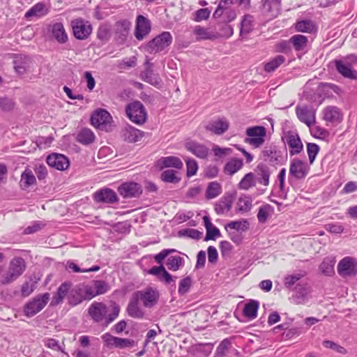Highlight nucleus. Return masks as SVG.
Returning <instances> with one entry per match:
<instances>
[{
  "label": "nucleus",
  "mask_w": 357,
  "mask_h": 357,
  "mask_svg": "<svg viewBox=\"0 0 357 357\" xmlns=\"http://www.w3.org/2000/svg\"><path fill=\"white\" fill-rule=\"evenodd\" d=\"M121 136L124 141L128 143H134L142 138L144 132L131 126H127L122 130Z\"/></svg>",
  "instance_id": "obj_20"
},
{
  "label": "nucleus",
  "mask_w": 357,
  "mask_h": 357,
  "mask_svg": "<svg viewBox=\"0 0 357 357\" xmlns=\"http://www.w3.org/2000/svg\"><path fill=\"white\" fill-rule=\"evenodd\" d=\"M337 272L343 277L354 276L357 274V259L346 257L338 263Z\"/></svg>",
  "instance_id": "obj_10"
},
{
  "label": "nucleus",
  "mask_w": 357,
  "mask_h": 357,
  "mask_svg": "<svg viewBox=\"0 0 357 357\" xmlns=\"http://www.w3.org/2000/svg\"><path fill=\"white\" fill-rule=\"evenodd\" d=\"M131 27V22L126 19L117 21L114 24L115 40L119 44H123L128 38Z\"/></svg>",
  "instance_id": "obj_13"
},
{
  "label": "nucleus",
  "mask_w": 357,
  "mask_h": 357,
  "mask_svg": "<svg viewBox=\"0 0 357 357\" xmlns=\"http://www.w3.org/2000/svg\"><path fill=\"white\" fill-rule=\"evenodd\" d=\"M151 31L150 21L143 15H138L136 20L135 36L138 40H142Z\"/></svg>",
  "instance_id": "obj_16"
},
{
  "label": "nucleus",
  "mask_w": 357,
  "mask_h": 357,
  "mask_svg": "<svg viewBox=\"0 0 357 357\" xmlns=\"http://www.w3.org/2000/svg\"><path fill=\"white\" fill-rule=\"evenodd\" d=\"M234 4L233 0H220L218 8L215 10L213 13V17L215 18H220L224 11L231 8V6Z\"/></svg>",
  "instance_id": "obj_51"
},
{
  "label": "nucleus",
  "mask_w": 357,
  "mask_h": 357,
  "mask_svg": "<svg viewBox=\"0 0 357 357\" xmlns=\"http://www.w3.org/2000/svg\"><path fill=\"white\" fill-rule=\"evenodd\" d=\"M141 76L144 82L155 86H160L161 84V79L158 74L154 73L153 69H145L142 73Z\"/></svg>",
  "instance_id": "obj_36"
},
{
  "label": "nucleus",
  "mask_w": 357,
  "mask_h": 357,
  "mask_svg": "<svg viewBox=\"0 0 357 357\" xmlns=\"http://www.w3.org/2000/svg\"><path fill=\"white\" fill-rule=\"evenodd\" d=\"M36 282L32 279H29V281L24 282L21 287V294L23 297L29 296L36 288Z\"/></svg>",
  "instance_id": "obj_54"
},
{
  "label": "nucleus",
  "mask_w": 357,
  "mask_h": 357,
  "mask_svg": "<svg viewBox=\"0 0 357 357\" xmlns=\"http://www.w3.org/2000/svg\"><path fill=\"white\" fill-rule=\"evenodd\" d=\"M323 345L328 349H331L337 353L342 354H346L347 350L342 346L336 344L335 342L331 341V340H324L323 342Z\"/></svg>",
  "instance_id": "obj_64"
},
{
  "label": "nucleus",
  "mask_w": 357,
  "mask_h": 357,
  "mask_svg": "<svg viewBox=\"0 0 357 357\" xmlns=\"http://www.w3.org/2000/svg\"><path fill=\"white\" fill-rule=\"evenodd\" d=\"M243 166V161L242 159L234 158L230 159L224 167V172L228 175H233Z\"/></svg>",
  "instance_id": "obj_33"
},
{
  "label": "nucleus",
  "mask_w": 357,
  "mask_h": 357,
  "mask_svg": "<svg viewBox=\"0 0 357 357\" xmlns=\"http://www.w3.org/2000/svg\"><path fill=\"white\" fill-rule=\"evenodd\" d=\"M158 165L161 169L165 167H175L180 169L183 167V165L179 158L176 156H167L161 158L158 161Z\"/></svg>",
  "instance_id": "obj_30"
},
{
  "label": "nucleus",
  "mask_w": 357,
  "mask_h": 357,
  "mask_svg": "<svg viewBox=\"0 0 357 357\" xmlns=\"http://www.w3.org/2000/svg\"><path fill=\"white\" fill-rule=\"evenodd\" d=\"M229 122L225 118H219L208 122L205 128L207 131L217 135H221L228 130Z\"/></svg>",
  "instance_id": "obj_14"
},
{
  "label": "nucleus",
  "mask_w": 357,
  "mask_h": 357,
  "mask_svg": "<svg viewBox=\"0 0 357 357\" xmlns=\"http://www.w3.org/2000/svg\"><path fill=\"white\" fill-rule=\"evenodd\" d=\"M298 119L308 127L315 123V111L307 106H298L296 108Z\"/></svg>",
  "instance_id": "obj_15"
},
{
  "label": "nucleus",
  "mask_w": 357,
  "mask_h": 357,
  "mask_svg": "<svg viewBox=\"0 0 357 357\" xmlns=\"http://www.w3.org/2000/svg\"><path fill=\"white\" fill-rule=\"evenodd\" d=\"M255 185V175L250 172L246 174L238 183V188L243 190H248Z\"/></svg>",
  "instance_id": "obj_50"
},
{
  "label": "nucleus",
  "mask_w": 357,
  "mask_h": 357,
  "mask_svg": "<svg viewBox=\"0 0 357 357\" xmlns=\"http://www.w3.org/2000/svg\"><path fill=\"white\" fill-rule=\"evenodd\" d=\"M94 200L97 202L114 203L118 201L116 192L109 189H101L93 195Z\"/></svg>",
  "instance_id": "obj_22"
},
{
  "label": "nucleus",
  "mask_w": 357,
  "mask_h": 357,
  "mask_svg": "<svg viewBox=\"0 0 357 357\" xmlns=\"http://www.w3.org/2000/svg\"><path fill=\"white\" fill-rule=\"evenodd\" d=\"M161 177L162 181L167 183H176L180 181V178L176 175V172L172 169L164 171L161 174Z\"/></svg>",
  "instance_id": "obj_56"
},
{
  "label": "nucleus",
  "mask_w": 357,
  "mask_h": 357,
  "mask_svg": "<svg viewBox=\"0 0 357 357\" xmlns=\"http://www.w3.org/2000/svg\"><path fill=\"white\" fill-rule=\"evenodd\" d=\"M95 135L89 128H82L77 133L76 140L84 145L93 143L95 140Z\"/></svg>",
  "instance_id": "obj_32"
},
{
  "label": "nucleus",
  "mask_w": 357,
  "mask_h": 357,
  "mask_svg": "<svg viewBox=\"0 0 357 357\" xmlns=\"http://www.w3.org/2000/svg\"><path fill=\"white\" fill-rule=\"evenodd\" d=\"M260 158L271 165H278L282 162V152L275 146H265L261 153Z\"/></svg>",
  "instance_id": "obj_11"
},
{
  "label": "nucleus",
  "mask_w": 357,
  "mask_h": 357,
  "mask_svg": "<svg viewBox=\"0 0 357 357\" xmlns=\"http://www.w3.org/2000/svg\"><path fill=\"white\" fill-rule=\"evenodd\" d=\"M246 135L248 137L245 139V142L255 148H259L264 143V137L266 134V128L263 126H253L246 129Z\"/></svg>",
  "instance_id": "obj_6"
},
{
  "label": "nucleus",
  "mask_w": 357,
  "mask_h": 357,
  "mask_svg": "<svg viewBox=\"0 0 357 357\" xmlns=\"http://www.w3.org/2000/svg\"><path fill=\"white\" fill-rule=\"evenodd\" d=\"M49 166L58 170H64L69 167L68 158L63 154L52 153L46 159Z\"/></svg>",
  "instance_id": "obj_19"
},
{
  "label": "nucleus",
  "mask_w": 357,
  "mask_h": 357,
  "mask_svg": "<svg viewBox=\"0 0 357 357\" xmlns=\"http://www.w3.org/2000/svg\"><path fill=\"white\" fill-rule=\"evenodd\" d=\"M136 345V342L132 339L119 337L116 348L124 349L132 348Z\"/></svg>",
  "instance_id": "obj_63"
},
{
  "label": "nucleus",
  "mask_w": 357,
  "mask_h": 357,
  "mask_svg": "<svg viewBox=\"0 0 357 357\" xmlns=\"http://www.w3.org/2000/svg\"><path fill=\"white\" fill-rule=\"evenodd\" d=\"M304 276L303 273H295L293 275H288L284 279V284L287 288L293 287L297 281Z\"/></svg>",
  "instance_id": "obj_58"
},
{
  "label": "nucleus",
  "mask_w": 357,
  "mask_h": 357,
  "mask_svg": "<svg viewBox=\"0 0 357 357\" xmlns=\"http://www.w3.org/2000/svg\"><path fill=\"white\" fill-rule=\"evenodd\" d=\"M335 261L331 258H325L320 264L321 271L326 275H331L334 273Z\"/></svg>",
  "instance_id": "obj_49"
},
{
  "label": "nucleus",
  "mask_w": 357,
  "mask_h": 357,
  "mask_svg": "<svg viewBox=\"0 0 357 357\" xmlns=\"http://www.w3.org/2000/svg\"><path fill=\"white\" fill-rule=\"evenodd\" d=\"M256 180L263 185L267 186L269 184L271 171L269 167L264 164H259L255 169Z\"/></svg>",
  "instance_id": "obj_26"
},
{
  "label": "nucleus",
  "mask_w": 357,
  "mask_h": 357,
  "mask_svg": "<svg viewBox=\"0 0 357 357\" xmlns=\"http://www.w3.org/2000/svg\"><path fill=\"white\" fill-rule=\"evenodd\" d=\"M231 342L228 338L224 339L216 349L214 357H224L231 347Z\"/></svg>",
  "instance_id": "obj_52"
},
{
  "label": "nucleus",
  "mask_w": 357,
  "mask_h": 357,
  "mask_svg": "<svg viewBox=\"0 0 357 357\" xmlns=\"http://www.w3.org/2000/svg\"><path fill=\"white\" fill-rule=\"evenodd\" d=\"M52 33L59 43H65L68 40L67 33L61 22H56L52 26Z\"/></svg>",
  "instance_id": "obj_34"
},
{
  "label": "nucleus",
  "mask_w": 357,
  "mask_h": 357,
  "mask_svg": "<svg viewBox=\"0 0 357 357\" xmlns=\"http://www.w3.org/2000/svg\"><path fill=\"white\" fill-rule=\"evenodd\" d=\"M261 13L270 18L278 16L280 9V0H261Z\"/></svg>",
  "instance_id": "obj_18"
},
{
  "label": "nucleus",
  "mask_w": 357,
  "mask_h": 357,
  "mask_svg": "<svg viewBox=\"0 0 357 357\" xmlns=\"http://www.w3.org/2000/svg\"><path fill=\"white\" fill-rule=\"evenodd\" d=\"M93 288L96 291L97 295H100L106 293L109 289V284L103 280H94Z\"/></svg>",
  "instance_id": "obj_61"
},
{
  "label": "nucleus",
  "mask_w": 357,
  "mask_h": 357,
  "mask_svg": "<svg viewBox=\"0 0 357 357\" xmlns=\"http://www.w3.org/2000/svg\"><path fill=\"white\" fill-rule=\"evenodd\" d=\"M132 294L136 299L142 303L144 307L147 308H151L156 305L159 298L158 291L151 287L136 291Z\"/></svg>",
  "instance_id": "obj_7"
},
{
  "label": "nucleus",
  "mask_w": 357,
  "mask_h": 357,
  "mask_svg": "<svg viewBox=\"0 0 357 357\" xmlns=\"http://www.w3.org/2000/svg\"><path fill=\"white\" fill-rule=\"evenodd\" d=\"M128 118L137 125H143L147 119V112L144 105L138 100L133 101L126 106Z\"/></svg>",
  "instance_id": "obj_3"
},
{
  "label": "nucleus",
  "mask_w": 357,
  "mask_h": 357,
  "mask_svg": "<svg viewBox=\"0 0 357 357\" xmlns=\"http://www.w3.org/2000/svg\"><path fill=\"white\" fill-rule=\"evenodd\" d=\"M192 285V279L190 276H188L182 279L178 285V292L180 295L185 294L190 289Z\"/></svg>",
  "instance_id": "obj_57"
},
{
  "label": "nucleus",
  "mask_w": 357,
  "mask_h": 357,
  "mask_svg": "<svg viewBox=\"0 0 357 357\" xmlns=\"http://www.w3.org/2000/svg\"><path fill=\"white\" fill-rule=\"evenodd\" d=\"M74 36L78 40L86 39L92 32V26L89 21L77 18L71 22Z\"/></svg>",
  "instance_id": "obj_8"
},
{
  "label": "nucleus",
  "mask_w": 357,
  "mask_h": 357,
  "mask_svg": "<svg viewBox=\"0 0 357 357\" xmlns=\"http://www.w3.org/2000/svg\"><path fill=\"white\" fill-rule=\"evenodd\" d=\"M128 314L135 319H142L144 317V311L139 306V301L132 294L130 301L127 306Z\"/></svg>",
  "instance_id": "obj_25"
},
{
  "label": "nucleus",
  "mask_w": 357,
  "mask_h": 357,
  "mask_svg": "<svg viewBox=\"0 0 357 357\" xmlns=\"http://www.w3.org/2000/svg\"><path fill=\"white\" fill-rule=\"evenodd\" d=\"M228 228L238 231H245L249 229V222L245 219L231 221L225 225V229H227Z\"/></svg>",
  "instance_id": "obj_42"
},
{
  "label": "nucleus",
  "mask_w": 357,
  "mask_h": 357,
  "mask_svg": "<svg viewBox=\"0 0 357 357\" xmlns=\"http://www.w3.org/2000/svg\"><path fill=\"white\" fill-rule=\"evenodd\" d=\"M68 303L70 305L75 306L81 303L84 301V298L82 294V289L79 288L75 292L72 291L68 296Z\"/></svg>",
  "instance_id": "obj_53"
},
{
  "label": "nucleus",
  "mask_w": 357,
  "mask_h": 357,
  "mask_svg": "<svg viewBox=\"0 0 357 357\" xmlns=\"http://www.w3.org/2000/svg\"><path fill=\"white\" fill-rule=\"evenodd\" d=\"M307 38L300 34L294 35L289 38V43L296 51L303 50L307 47Z\"/></svg>",
  "instance_id": "obj_37"
},
{
  "label": "nucleus",
  "mask_w": 357,
  "mask_h": 357,
  "mask_svg": "<svg viewBox=\"0 0 357 357\" xmlns=\"http://www.w3.org/2000/svg\"><path fill=\"white\" fill-rule=\"evenodd\" d=\"M97 37L102 41H107L110 37V30L107 25H100L97 31Z\"/></svg>",
  "instance_id": "obj_59"
},
{
  "label": "nucleus",
  "mask_w": 357,
  "mask_h": 357,
  "mask_svg": "<svg viewBox=\"0 0 357 357\" xmlns=\"http://www.w3.org/2000/svg\"><path fill=\"white\" fill-rule=\"evenodd\" d=\"M285 61L284 56L278 55L270 61L266 63L264 66V70L268 73L275 71L280 66H281Z\"/></svg>",
  "instance_id": "obj_44"
},
{
  "label": "nucleus",
  "mask_w": 357,
  "mask_h": 357,
  "mask_svg": "<svg viewBox=\"0 0 357 357\" xmlns=\"http://www.w3.org/2000/svg\"><path fill=\"white\" fill-rule=\"evenodd\" d=\"M185 260L180 256H170L167 258L166 266L168 269L172 271H176L184 265Z\"/></svg>",
  "instance_id": "obj_41"
},
{
  "label": "nucleus",
  "mask_w": 357,
  "mask_h": 357,
  "mask_svg": "<svg viewBox=\"0 0 357 357\" xmlns=\"http://www.w3.org/2000/svg\"><path fill=\"white\" fill-rule=\"evenodd\" d=\"M259 303L256 300H250L245 303L243 308V315L249 319H254L257 317Z\"/></svg>",
  "instance_id": "obj_35"
},
{
  "label": "nucleus",
  "mask_w": 357,
  "mask_h": 357,
  "mask_svg": "<svg viewBox=\"0 0 357 357\" xmlns=\"http://www.w3.org/2000/svg\"><path fill=\"white\" fill-rule=\"evenodd\" d=\"M334 65L337 72L346 79H357V70L354 66L357 63V56L349 54L339 59L334 60Z\"/></svg>",
  "instance_id": "obj_2"
},
{
  "label": "nucleus",
  "mask_w": 357,
  "mask_h": 357,
  "mask_svg": "<svg viewBox=\"0 0 357 357\" xmlns=\"http://www.w3.org/2000/svg\"><path fill=\"white\" fill-rule=\"evenodd\" d=\"M185 148L196 157L205 159L209 153V149L203 144L196 141H188L185 143Z\"/></svg>",
  "instance_id": "obj_17"
},
{
  "label": "nucleus",
  "mask_w": 357,
  "mask_h": 357,
  "mask_svg": "<svg viewBox=\"0 0 357 357\" xmlns=\"http://www.w3.org/2000/svg\"><path fill=\"white\" fill-rule=\"evenodd\" d=\"M295 29L299 32L312 33L315 31V25L311 20H302L295 24Z\"/></svg>",
  "instance_id": "obj_46"
},
{
  "label": "nucleus",
  "mask_w": 357,
  "mask_h": 357,
  "mask_svg": "<svg viewBox=\"0 0 357 357\" xmlns=\"http://www.w3.org/2000/svg\"><path fill=\"white\" fill-rule=\"evenodd\" d=\"M172 43V36L168 31H164L149 41L146 50L151 53H157L169 47Z\"/></svg>",
  "instance_id": "obj_5"
},
{
  "label": "nucleus",
  "mask_w": 357,
  "mask_h": 357,
  "mask_svg": "<svg viewBox=\"0 0 357 357\" xmlns=\"http://www.w3.org/2000/svg\"><path fill=\"white\" fill-rule=\"evenodd\" d=\"M142 192L141 185L135 182H124L118 188L119 194L125 199L139 197Z\"/></svg>",
  "instance_id": "obj_9"
},
{
  "label": "nucleus",
  "mask_w": 357,
  "mask_h": 357,
  "mask_svg": "<svg viewBox=\"0 0 357 357\" xmlns=\"http://www.w3.org/2000/svg\"><path fill=\"white\" fill-rule=\"evenodd\" d=\"M289 174L296 179L304 178L307 174L305 164L298 159H294L290 165Z\"/></svg>",
  "instance_id": "obj_23"
},
{
  "label": "nucleus",
  "mask_w": 357,
  "mask_h": 357,
  "mask_svg": "<svg viewBox=\"0 0 357 357\" xmlns=\"http://www.w3.org/2000/svg\"><path fill=\"white\" fill-rule=\"evenodd\" d=\"M307 151L309 157L310 163L312 164L315 160L317 153L319 151V146L314 143H308L307 145Z\"/></svg>",
  "instance_id": "obj_60"
},
{
  "label": "nucleus",
  "mask_w": 357,
  "mask_h": 357,
  "mask_svg": "<svg viewBox=\"0 0 357 357\" xmlns=\"http://www.w3.org/2000/svg\"><path fill=\"white\" fill-rule=\"evenodd\" d=\"M273 207L268 204H266L259 207L257 213V219L260 223H265L268 218L273 213Z\"/></svg>",
  "instance_id": "obj_40"
},
{
  "label": "nucleus",
  "mask_w": 357,
  "mask_h": 357,
  "mask_svg": "<svg viewBox=\"0 0 357 357\" xmlns=\"http://www.w3.org/2000/svg\"><path fill=\"white\" fill-rule=\"evenodd\" d=\"M48 13V9L43 3H38L32 6L26 13L25 17L31 19L32 17H42L46 15Z\"/></svg>",
  "instance_id": "obj_31"
},
{
  "label": "nucleus",
  "mask_w": 357,
  "mask_h": 357,
  "mask_svg": "<svg viewBox=\"0 0 357 357\" xmlns=\"http://www.w3.org/2000/svg\"><path fill=\"white\" fill-rule=\"evenodd\" d=\"M252 206L251 197L248 196L241 197L237 202L236 209L241 213H245L250 211Z\"/></svg>",
  "instance_id": "obj_45"
},
{
  "label": "nucleus",
  "mask_w": 357,
  "mask_h": 357,
  "mask_svg": "<svg viewBox=\"0 0 357 357\" xmlns=\"http://www.w3.org/2000/svg\"><path fill=\"white\" fill-rule=\"evenodd\" d=\"M213 348V344L205 343L194 345L190 349L192 357H208Z\"/></svg>",
  "instance_id": "obj_29"
},
{
  "label": "nucleus",
  "mask_w": 357,
  "mask_h": 357,
  "mask_svg": "<svg viewBox=\"0 0 357 357\" xmlns=\"http://www.w3.org/2000/svg\"><path fill=\"white\" fill-rule=\"evenodd\" d=\"M36 177L31 170H25L21 176L20 186L27 188L36 183Z\"/></svg>",
  "instance_id": "obj_43"
},
{
  "label": "nucleus",
  "mask_w": 357,
  "mask_h": 357,
  "mask_svg": "<svg viewBox=\"0 0 357 357\" xmlns=\"http://www.w3.org/2000/svg\"><path fill=\"white\" fill-rule=\"evenodd\" d=\"M232 206V200L229 197H224L215 205V211L217 214H224L230 211Z\"/></svg>",
  "instance_id": "obj_38"
},
{
  "label": "nucleus",
  "mask_w": 357,
  "mask_h": 357,
  "mask_svg": "<svg viewBox=\"0 0 357 357\" xmlns=\"http://www.w3.org/2000/svg\"><path fill=\"white\" fill-rule=\"evenodd\" d=\"M221 192V185L217 182H211L206 189V197L207 199H213L220 195Z\"/></svg>",
  "instance_id": "obj_47"
},
{
  "label": "nucleus",
  "mask_w": 357,
  "mask_h": 357,
  "mask_svg": "<svg viewBox=\"0 0 357 357\" xmlns=\"http://www.w3.org/2000/svg\"><path fill=\"white\" fill-rule=\"evenodd\" d=\"M179 236H185L192 239L198 240L202 236V233L195 229H185L179 231Z\"/></svg>",
  "instance_id": "obj_62"
},
{
  "label": "nucleus",
  "mask_w": 357,
  "mask_h": 357,
  "mask_svg": "<svg viewBox=\"0 0 357 357\" xmlns=\"http://www.w3.org/2000/svg\"><path fill=\"white\" fill-rule=\"evenodd\" d=\"M70 287L71 284L70 282H65L62 283L57 289L56 293L54 294L50 303V305L56 306L61 303L63 301V298L68 294Z\"/></svg>",
  "instance_id": "obj_27"
},
{
  "label": "nucleus",
  "mask_w": 357,
  "mask_h": 357,
  "mask_svg": "<svg viewBox=\"0 0 357 357\" xmlns=\"http://www.w3.org/2000/svg\"><path fill=\"white\" fill-rule=\"evenodd\" d=\"M254 17L251 15H245L241 21V34L249 33L253 29Z\"/></svg>",
  "instance_id": "obj_48"
},
{
  "label": "nucleus",
  "mask_w": 357,
  "mask_h": 357,
  "mask_svg": "<svg viewBox=\"0 0 357 357\" xmlns=\"http://www.w3.org/2000/svg\"><path fill=\"white\" fill-rule=\"evenodd\" d=\"M112 116L105 109L96 110L91 116V124L95 127H100L109 123Z\"/></svg>",
  "instance_id": "obj_24"
},
{
  "label": "nucleus",
  "mask_w": 357,
  "mask_h": 357,
  "mask_svg": "<svg viewBox=\"0 0 357 357\" xmlns=\"http://www.w3.org/2000/svg\"><path fill=\"white\" fill-rule=\"evenodd\" d=\"M26 268V264L22 257H14L10 261L6 272L0 275V283L6 285L15 282L24 273Z\"/></svg>",
  "instance_id": "obj_1"
},
{
  "label": "nucleus",
  "mask_w": 357,
  "mask_h": 357,
  "mask_svg": "<svg viewBox=\"0 0 357 357\" xmlns=\"http://www.w3.org/2000/svg\"><path fill=\"white\" fill-rule=\"evenodd\" d=\"M101 339L104 343V346L107 348H116L118 337L112 335L109 333H106L101 336Z\"/></svg>",
  "instance_id": "obj_55"
},
{
  "label": "nucleus",
  "mask_w": 357,
  "mask_h": 357,
  "mask_svg": "<svg viewBox=\"0 0 357 357\" xmlns=\"http://www.w3.org/2000/svg\"><path fill=\"white\" fill-rule=\"evenodd\" d=\"M284 142L288 145L291 155L298 154L303 149L302 142L298 135L293 131H288L282 137Z\"/></svg>",
  "instance_id": "obj_12"
},
{
  "label": "nucleus",
  "mask_w": 357,
  "mask_h": 357,
  "mask_svg": "<svg viewBox=\"0 0 357 357\" xmlns=\"http://www.w3.org/2000/svg\"><path fill=\"white\" fill-rule=\"evenodd\" d=\"M324 119L332 123H338L342 121V114L335 106H328L324 109Z\"/></svg>",
  "instance_id": "obj_28"
},
{
  "label": "nucleus",
  "mask_w": 357,
  "mask_h": 357,
  "mask_svg": "<svg viewBox=\"0 0 357 357\" xmlns=\"http://www.w3.org/2000/svg\"><path fill=\"white\" fill-rule=\"evenodd\" d=\"M88 312L95 321L100 322L103 319L107 310L103 303L94 302L90 305Z\"/></svg>",
  "instance_id": "obj_21"
},
{
  "label": "nucleus",
  "mask_w": 357,
  "mask_h": 357,
  "mask_svg": "<svg viewBox=\"0 0 357 357\" xmlns=\"http://www.w3.org/2000/svg\"><path fill=\"white\" fill-rule=\"evenodd\" d=\"M50 294L44 293L38 294L28 301L24 306V314L26 317H32L40 312L50 301Z\"/></svg>",
  "instance_id": "obj_4"
},
{
  "label": "nucleus",
  "mask_w": 357,
  "mask_h": 357,
  "mask_svg": "<svg viewBox=\"0 0 357 357\" xmlns=\"http://www.w3.org/2000/svg\"><path fill=\"white\" fill-rule=\"evenodd\" d=\"M194 33L197 36V40H212L218 37L215 33L210 31L208 29L200 26H195Z\"/></svg>",
  "instance_id": "obj_39"
}]
</instances>
